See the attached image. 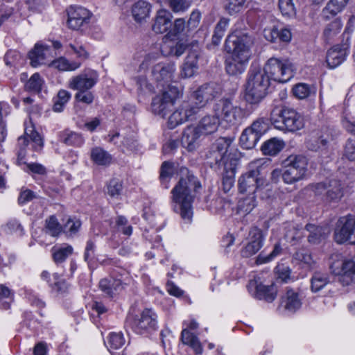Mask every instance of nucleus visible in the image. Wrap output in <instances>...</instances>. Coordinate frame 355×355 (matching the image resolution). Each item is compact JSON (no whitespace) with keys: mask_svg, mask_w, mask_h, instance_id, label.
<instances>
[{"mask_svg":"<svg viewBox=\"0 0 355 355\" xmlns=\"http://www.w3.org/2000/svg\"><path fill=\"white\" fill-rule=\"evenodd\" d=\"M263 236L262 231L253 227L249 232L248 242L241 250L242 257L248 258L255 254L263 245Z\"/></svg>","mask_w":355,"mask_h":355,"instance_id":"nucleus-19","label":"nucleus"},{"mask_svg":"<svg viewBox=\"0 0 355 355\" xmlns=\"http://www.w3.org/2000/svg\"><path fill=\"white\" fill-rule=\"evenodd\" d=\"M347 49L346 44L335 45L327 51L326 62L329 68H336L345 60Z\"/></svg>","mask_w":355,"mask_h":355,"instance_id":"nucleus-23","label":"nucleus"},{"mask_svg":"<svg viewBox=\"0 0 355 355\" xmlns=\"http://www.w3.org/2000/svg\"><path fill=\"white\" fill-rule=\"evenodd\" d=\"M284 307L289 312L294 313L302 306V302L297 292L293 289H288L285 299L282 301Z\"/></svg>","mask_w":355,"mask_h":355,"instance_id":"nucleus-35","label":"nucleus"},{"mask_svg":"<svg viewBox=\"0 0 355 355\" xmlns=\"http://www.w3.org/2000/svg\"><path fill=\"white\" fill-rule=\"evenodd\" d=\"M92 159L98 165H107L110 163L111 157L101 148H94L91 152Z\"/></svg>","mask_w":355,"mask_h":355,"instance_id":"nucleus-46","label":"nucleus"},{"mask_svg":"<svg viewBox=\"0 0 355 355\" xmlns=\"http://www.w3.org/2000/svg\"><path fill=\"white\" fill-rule=\"evenodd\" d=\"M175 112H179L180 114V115L182 116V119L184 121H187L198 113V107L188 102H184L178 110H175Z\"/></svg>","mask_w":355,"mask_h":355,"instance_id":"nucleus-47","label":"nucleus"},{"mask_svg":"<svg viewBox=\"0 0 355 355\" xmlns=\"http://www.w3.org/2000/svg\"><path fill=\"white\" fill-rule=\"evenodd\" d=\"M181 340L183 344L191 347L196 354H201L202 353V346L198 338L187 329L182 331Z\"/></svg>","mask_w":355,"mask_h":355,"instance_id":"nucleus-37","label":"nucleus"},{"mask_svg":"<svg viewBox=\"0 0 355 355\" xmlns=\"http://www.w3.org/2000/svg\"><path fill=\"white\" fill-rule=\"evenodd\" d=\"M48 51V47L36 44L35 47L28 53L31 66L36 67L40 64H44L46 53Z\"/></svg>","mask_w":355,"mask_h":355,"instance_id":"nucleus-34","label":"nucleus"},{"mask_svg":"<svg viewBox=\"0 0 355 355\" xmlns=\"http://www.w3.org/2000/svg\"><path fill=\"white\" fill-rule=\"evenodd\" d=\"M216 114L230 124H236L243 116V111L239 106L234 105L229 98H221L214 106Z\"/></svg>","mask_w":355,"mask_h":355,"instance_id":"nucleus-13","label":"nucleus"},{"mask_svg":"<svg viewBox=\"0 0 355 355\" xmlns=\"http://www.w3.org/2000/svg\"><path fill=\"white\" fill-rule=\"evenodd\" d=\"M172 17L170 11L164 9L158 10L152 25V30L157 34L168 33L172 27Z\"/></svg>","mask_w":355,"mask_h":355,"instance_id":"nucleus-22","label":"nucleus"},{"mask_svg":"<svg viewBox=\"0 0 355 355\" xmlns=\"http://www.w3.org/2000/svg\"><path fill=\"white\" fill-rule=\"evenodd\" d=\"M343 184L340 180L332 179L316 184L313 191L315 196H322L324 202L336 203L339 202L343 196Z\"/></svg>","mask_w":355,"mask_h":355,"instance_id":"nucleus-10","label":"nucleus"},{"mask_svg":"<svg viewBox=\"0 0 355 355\" xmlns=\"http://www.w3.org/2000/svg\"><path fill=\"white\" fill-rule=\"evenodd\" d=\"M71 98V94L67 90L60 89L56 96L53 98V110L56 112H61L67 103Z\"/></svg>","mask_w":355,"mask_h":355,"instance_id":"nucleus-43","label":"nucleus"},{"mask_svg":"<svg viewBox=\"0 0 355 355\" xmlns=\"http://www.w3.org/2000/svg\"><path fill=\"white\" fill-rule=\"evenodd\" d=\"M333 261L330 263L331 272L340 276V281L343 285H349L352 283L355 284V261L352 259H334L331 257Z\"/></svg>","mask_w":355,"mask_h":355,"instance_id":"nucleus-14","label":"nucleus"},{"mask_svg":"<svg viewBox=\"0 0 355 355\" xmlns=\"http://www.w3.org/2000/svg\"><path fill=\"white\" fill-rule=\"evenodd\" d=\"M220 125L218 116L207 115L201 119L196 128L202 135H210L215 132Z\"/></svg>","mask_w":355,"mask_h":355,"instance_id":"nucleus-29","label":"nucleus"},{"mask_svg":"<svg viewBox=\"0 0 355 355\" xmlns=\"http://www.w3.org/2000/svg\"><path fill=\"white\" fill-rule=\"evenodd\" d=\"M28 143L29 140L28 139H27L26 137H20L18 139L19 149L17 153V164L18 165L26 164V162H24V159L26 155V148L28 146Z\"/></svg>","mask_w":355,"mask_h":355,"instance_id":"nucleus-58","label":"nucleus"},{"mask_svg":"<svg viewBox=\"0 0 355 355\" xmlns=\"http://www.w3.org/2000/svg\"><path fill=\"white\" fill-rule=\"evenodd\" d=\"M275 272L277 282H287L291 279V270L284 263H278L275 268Z\"/></svg>","mask_w":355,"mask_h":355,"instance_id":"nucleus-54","label":"nucleus"},{"mask_svg":"<svg viewBox=\"0 0 355 355\" xmlns=\"http://www.w3.org/2000/svg\"><path fill=\"white\" fill-rule=\"evenodd\" d=\"M239 163H236L235 159H232L230 163L226 165V168H223L220 173L222 174V189L225 193L229 192L234 187L235 182V174Z\"/></svg>","mask_w":355,"mask_h":355,"instance_id":"nucleus-26","label":"nucleus"},{"mask_svg":"<svg viewBox=\"0 0 355 355\" xmlns=\"http://www.w3.org/2000/svg\"><path fill=\"white\" fill-rule=\"evenodd\" d=\"M232 139L230 137H219L213 142L205 153L206 164L216 173H220L232 159L239 163L241 153L232 148Z\"/></svg>","mask_w":355,"mask_h":355,"instance_id":"nucleus-2","label":"nucleus"},{"mask_svg":"<svg viewBox=\"0 0 355 355\" xmlns=\"http://www.w3.org/2000/svg\"><path fill=\"white\" fill-rule=\"evenodd\" d=\"M305 230L309 233L308 241L312 244H318L327 237V229L321 226H316L313 224H307Z\"/></svg>","mask_w":355,"mask_h":355,"instance_id":"nucleus-32","label":"nucleus"},{"mask_svg":"<svg viewBox=\"0 0 355 355\" xmlns=\"http://www.w3.org/2000/svg\"><path fill=\"white\" fill-rule=\"evenodd\" d=\"M270 77L259 67H252L248 71L245 98L250 104L259 103L267 94Z\"/></svg>","mask_w":355,"mask_h":355,"instance_id":"nucleus-4","label":"nucleus"},{"mask_svg":"<svg viewBox=\"0 0 355 355\" xmlns=\"http://www.w3.org/2000/svg\"><path fill=\"white\" fill-rule=\"evenodd\" d=\"M348 2L349 0H329L322 10V19L328 21L334 18L345 9Z\"/></svg>","mask_w":355,"mask_h":355,"instance_id":"nucleus-27","label":"nucleus"},{"mask_svg":"<svg viewBox=\"0 0 355 355\" xmlns=\"http://www.w3.org/2000/svg\"><path fill=\"white\" fill-rule=\"evenodd\" d=\"M264 37L267 40L272 42L279 40L287 43L291 41L292 35L291 30L288 28H278L274 26L271 29L264 30Z\"/></svg>","mask_w":355,"mask_h":355,"instance_id":"nucleus-28","label":"nucleus"},{"mask_svg":"<svg viewBox=\"0 0 355 355\" xmlns=\"http://www.w3.org/2000/svg\"><path fill=\"white\" fill-rule=\"evenodd\" d=\"M202 134L196 126H187L182 132L181 144L189 151H193L198 147V139Z\"/></svg>","mask_w":355,"mask_h":355,"instance_id":"nucleus-24","label":"nucleus"},{"mask_svg":"<svg viewBox=\"0 0 355 355\" xmlns=\"http://www.w3.org/2000/svg\"><path fill=\"white\" fill-rule=\"evenodd\" d=\"M270 77V80L286 83L294 76V67L288 60L270 58L261 69Z\"/></svg>","mask_w":355,"mask_h":355,"instance_id":"nucleus-7","label":"nucleus"},{"mask_svg":"<svg viewBox=\"0 0 355 355\" xmlns=\"http://www.w3.org/2000/svg\"><path fill=\"white\" fill-rule=\"evenodd\" d=\"M25 136L33 141V148L35 151L40 150L43 147V141L40 134L33 129L25 130Z\"/></svg>","mask_w":355,"mask_h":355,"instance_id":"nucleus-59","label":"nucleus"},{"mask_svg":"<svg viewBox=\"0 0 355 355\" xmlns=\"http://www.w3.org/2000/svg\"><path fill=\"white\" fill-rule=\"evenodd\" d=\"M334 139L329 133H317L311 135L306 141V147L312 151H324L328 148L329 143Z\"/></svg>","mask_w":355,"mask_h":355,"instance_id":"nucleus-25","label":"nucleus"},{"mask_svg":"<svg viewBox=\"0 0 355 355\" xmlns=\"http://www.w3.org/2000/svg\"><path fill=\"white\" fill-rule=\"evenodd\" d=\"M229 55L225 60L226 72L230 76H238L243 73L248 65L250 56L238 53L227 52Z\"/></svg>","mask_w":355,"mask_h":355,"instance_id":"nucleus-16","label":"nucleus"},{"mask_svg":"<svg viewBox=\"0 0 355 355\" xmlns=\"http://www.w3.org/2000/svg\"><path fill=\"white\" fill-rule=\"evenodd\" d=\"M334 240L339 244L348 242L355 245V216L349 214L338 219L334 231Z\"/></svg>","mask_w":355,"mask_h":355,"instance_id":"nucleus-11","label":"nucleus"},{"mask_svg":"<svg viewBox=\"0 0 355 355\" xmlns=\"http://www.w3.org/2000/svg\"><path fill=\"white\" fill-rule=\"evenodd\" d=\"M277 288L276 284L265 285L259 283L256 285V297L259 300H264L268 302H272L277 296Z\"/></svg>","mask_w":355,"mask_h":355,"instance_id":"nucleus-30","label":"nucleus"},{"mask_svg":"<svg viewBox=\"0 0 355 355\" xmlns=\"http://www.w3.org/2000/svg\"><path fill=\"white\" fill-rule=\"evenodd\" d=\"M293 95L299 99H304L311 94V88L305 83H298L293 88Z\"/></svg>","mask_w":355,"mask_h":355,"instance_id":"nucleus-63","label":"nucleus"},{"mask_svg":"<svg viewBox=\"0 0 355 355\" xmlns=\"http://www.w3.org/2000/svg\"><path fill=\"white\" fill-rule=\"evenodd\" d=\"M246 0H227L225 10L230 15H234L241 11L245 4Z\"/></svg>","mask_w":355,"mask_h":355,"instance_id":"nucleus-60","label":"nucleus"},{"mask_svg":"<svg viewBox=\"0 0 355 355\" xmlns=\"http://www.w3.org/2000/svg\"><path fill=\"white\" fill-rule=\"evenodd\" d=\"M116 227L118 231L121 232L125 236H130L132 232V227L128 225L127 218L123 216H118L115 219Z\"/></svg>","mask_w":355,"mask_h":355,"instance_id":"nucleus-61","label":"nucleus"},{"mask_svg":"<svg viewBox=\"0 0 355 355\" xmlns=\"http://www.w3.org/2000/svg\"><path fill=\"white\" fill-rule=\"evenodd\" d=\"M221 88L215 83H209L200 86L192 94V98L198 107L205 106L208 103L218 97Z\"/></svg>","mask_w":355,"mask_h":355,"instance_id":"nucleus-15","label":"nucleus"},{"mask_svg":"<svg viewBox=\"0 0 355 355\" xmlns=\"http://www.w3.org/2000/svg\"><path fill=\"white\" fill-rule=\"evenodd\" d=\"M254 40V32L245 26L244 19L240 18L227 36L224 48L226 52L238 53L251 57Z\"/></svg>","mask_w":355,"mask_h":355,"instance_id":"nucleus-3","label":"nucleus"},{"mask_svg":"<svg viewBox=\"0 0 355 355\" xmlns=\"http://www.w3.org/2000/svg\"><path fill=\"white\" fill-rule=\"evenodd\" d=\"M151 6L147 1L140 0L136 2L132 8L134 19L139 22L142 21L149 16Z\"/></svg>","mask_w":355,"mask_h":355,"instance_id":"nucleus-38","label":"nucleus"},{"mask_svg":"<svg viewBox=\"0 0 355 355\" xmlns=\"http://www.w3.org/2000/svg\"><path fill=\"white\" fill-rule=\"evenodd\" d=\"M46 228L53 236H57L62 231V227L55 216H51L46 220Z\"/></svg>","mask_w":355,"mask_h":355,"instance_id":"nucleus-57","label":"nucleus"},{"mask_svg":"<svg viewBox=\"0 0 355 355\" xmlns=\"http://www.w3.org/2000/svg\"><path fill=\"white\" fill-rule=\"evenodd\" d=\"M59 139L63 144L75 147L81 146L85 139L81 133L66 129L59 134Z\"/></svg>","mask_w":355,"mask_h":355,"instance_id":"nucleus-31","label":"nucleus"},{"mask_svg":"<svg viewBox=\"0 0 355 355\" xmlns=\"http://www.w3.org/2000/svg\"><path fill=\"white\" fill-rule=\"evenodd\" d=\"M342 28V23L339 18L335 19L331 23L327 25L323 31V35L325 39L329 40L338 34Z\"/></svg>","mask_w":355,"mask_h":355,"instance_id":"nucleus-50","label":"nucleus"},{"mask_svg":"<svg viewBox=\"0 0 355 355\" xmlns=\"http://www.w3.org/2000/svg\"><path fill=\"white\" fill-rule=\"evenodd\" d=\"M282 179L286 184H294L303 180L308 171V159L303 155H289L284 161Z\"/></svg>","mask_w":355,"mask_h":355,"instance_id":"nucleus-6","label":"nucleus"},{"mask_svg":"<svg viewBox=\"0 0 355 355\" xmlns=\"http://www.w3.org/2000/svg\"><path fill=\"white\" fill-rule=\"evenodd\" d=\"M248 128H250L254 133L261 137L268 131L269 123L268 119L259 118L255 120Z\"/></svg>","mask_w":355,"mask_h":355,"instance_id":"nucleus-49","label":"nucleus"},{"mask_svg":"<svg viewBox=\"0 0 355 355\" xmlns=\"http://www.w3.org/2000/svg\"><path fill=\"white\" fill-rule=\"evenodd\" d=\"M198 55L196 52H190L183 64L181 75L184 78H190L194 75L198 69Z\"/></svg>","mask_w":355,"mask_h":355,"instance_id":"nucleus-33","label":"nucleus"},{"mask_svg":"<svg viewBox=\"0 0 355 355\" xmlns=\"http://www.w3.org/2000/svg\"><path fill=\"white\" fill-rule=\"evenodd\" d=\"M53 259L56 263L64 262L73 252L72 246L69 245L53 248Z\"/></svg>","mask_w":355,"mask_h":355,"instance_id":"nucleus-45","label":"nucleus"},{"mask_svg":"<svg viewBox=\"0 0 355 355\" xmlns=\"http://www.w3.org/2000/svg\"><path fill=\"white\" fill-rule=\"evenodd\" d=\"M174 71L173 64L160 62L153 66L151 73L158 84L164 87L165 85H170Z\"/></svg>","mask_w":355,"mask_h":355,"instance_id":"nucleus-20","label":"nucleus"},{"mask_svg":"<svg viewBox=\"0 0 355 355\" xmlns=\"http://www.w3.org/2000/svg\"><path fill=\"white\" fill-rule=\"evenodd\" d=\"M157 314L150 309H144L139 315L130 320L133 331L138 334L150 333L157 329Z\"/></svg>","mask_w":355,"mask_h":355,"instance_id":"nucleus-12","label":"nucleus"},{"mask_svg":"<svg viewBox=\"0 0 355 355\" xmlns=\"http://www.w3.org/2000/svg\"><path fill=\"white\" fill-rule=\"evenodd\" d=\"M270 120L275 128L286 132H296L304 126L303 116L295 109L286 106H276L271 112Z\"/></svg>","mask_w":355,"mask_h":355,"instance_id":"nucleus-5","label":"nucleus"},{"mask_svg":"<svg viewBox=\"0 0 355 355\" xmlns=\"http://www.w3.org/2000/svg\"><path fill=\"white\" fill-rule=\"evenodd\" d=\"M191 32H187V24L184 18H178L175 19L172 27L168 32L172 36H176L182 34L185 36H189Z\"/></svg>","mask_w":355,"mask_h":355,"instance_id":"nucleus-48","label":"nucleus"},{"mask_svg":"<svg viewBox=\"0 0 355 355\" xmlns=\"http://www.w3.org/2000/svg\"><path fill=\"white\" fill-rule=\"evenodd\" d=\"M174 173V164L169 161H165L162 164L160 168V180L162 184L168 179H170Z\"/></svg>","mask_w":355,"mask_h":355,"instance_id":"nucleus-56","label":"nucleus"},{"mask_svg":"<svg viewBox=\"0 0 355 355\" xmlns=\"http://www.w3.org/2000/svg\"><path fill=\"white\" fill-rule=\"evenodd\" d=\"M123 191L122 181L119 179L113 178L110 180L107 185V193L111 198H118Z\"/></svg>","mask_w":355,"mask_h":355,"instance_id":"nucleus-51","label":"nucleus"},{"mask_svg":"<svg viewBox=\"0 0 355 355\" xmlns=\"http://www.w3.org/2000/svg\"><path fill=\"white\" fill-rule=\"evenodd\" d=\"M126 283L121 279L110 277L104 278L99 282V288L105 295L114 297L121 293L126 286Z\"/></svg>","mask_w":355,"mask_h":355,"instance_id":"nucleus-21","label":"nucleus"},{"mask_svg":"<svg viewBox=\"0 0 355 355\" xmlns=\"http://www.w3.org/2000/svg\"><path fill=\"white\" fill-rule=\"evenodd\" d=\"M201 17L202 13L199 10L195 9L191 12L189 19L187 23V33L193 31L198 26L201 19Z\"/></svg>","mask_w":355,"mask_h":355,"instance_id":"nucleus-62","label":"nucleus"},{"mask_svg":"<svg viewBox=\"0 0 355 355\" xmlns=\"http://www.w3.org/2000/svg\"><path fill=\"white\" fill-rule=\"evenodd\" d=\"M181 178L171 190V202L174 211L182 219L190 221L193 216V203L201 189L198 178L187 168H180Z\"/></svg>","mask_w":355,"mask_h":355,"instance_id":"nucleus-1","label":"nucleus"},{"mask_svg":"<svg viewBox=\"0 0 355 355\" xmlns=\"http://www.w3.org/2000/svg\"><path fill=\"white\" fill-rule=\"evenodd\" d=\"M266 184L265 178L261 175L260 169L256 168L242 174L238 180V189L241 193L254 196L255 192L263 189Z\"/></svg>","mask_w":355,"mask_h":355,"instance_id":"nucleus-9","label":"nucleus"},{"mask_svg":"<svg viewBox=\"0 0 355 355\" xmlns=\"http://www.w3.org/2000/svg\"><path fill=\"white\" fill-rule=\"evenodd\" d=\"M44 86V80L38 73H33L24 84V90L29 93L38 94Z\"/></svg>","mask_w":355,"mask_h":355,"instance_id":"nucleus-40","label":"nucleus"},{"mask_svg":"<svg viewBox=\"0 0 355 355\" xmlns=\"http://www.w3.org/2000/svg\"><path fill=\"white\" fill-rule=\"evenodd\" d=\"M187 46V44L182 41H179L176 43H171L170 45L167 46L169 49L168 54L169 55L178 58L185 52Z\"/></svg>","mask_w":355,"mask_h":355,"instance_id":"nucleus-64","label":"nucleus"},{"mask_svg":"<svg viewBox=\"0 0 355 355\" xmlns=\"http://www.w3.org/2000/svg\"><path fill=\"white\" fill-rule=\"evenodd\" d=\"M98 81V73L89 69L78 76L73 77L69 83L71 89L78 92L89 91Z\"/></svg>","mask_w":355,"mask_h":355,"instance_id":"nucleus-18","label":"nucleus"},{"mask_svg":"<svg viewBox=\"0 0 355 355\" xmlns=\"http://www.w3.org/2000/svg\"><path fill=\"white\" fill-rule=\"evenodd\" d=\"M261 137L254 133L252 130L246 128L242 132L239 141L241 146L244 149H252Z\"/></svg>","mask_w":355,"mask_h":355,"instance_id":"nucleus-41","label":"nucleus"},{"mask_svg":"<svg viewBox=\"0 0 355 355\" xmlns=\"http://www.w3.org/2000/svg\"><path fill=\"white\" fill-rule=\"evenodd\" d=\"M329 283L330 281L328 275L315 272L311 279V291L315 293L318 292Z\"/></svg>","mask_w":355,"mask_h":355,"instance_id":"nucleus-44","label":"nucleus"},{"mask_svg":"<svg viewBox=\"0 0 355 355\" xmlns=\"http://www.w3.org/2000/svg\"><path fill=\"white\" fill-rule=\"evenodd\" d=\"M67 15L69 28L79 30L89 23L92 13L83 7L71 6L67 9Z\"/></svg>","mask_w":355,"mask_h":355,"instance_id":"nucleus-17","label":"nucleus"},{"mask_svg":"<svg viewBox=\"0 0 355 355\" xmlns=\"http://www.w3.org/2000/svg\"><path fill=\"white\" fill-rule=\"evenodd\" d=\"M284 147V142L276 137L266 141L261 146V150L263 155L274 156L278 154Z\"/></svg>","mask_w":355,"mask_h":355,"instance_id":"nucleus-36","label":"nucleus"},{"mask_svg":"<svg viewBox=\"0 0 355 355\" xmlns=\"http://www.w3.org/2000/svg\"><path fill=\"white\" fill-rule=\"evenodd\" d=\"M293 259L296 261L297 263H301L303 267L307 268H311L315 264V261L310 252L303 248L298 249L295 252L293 255Z\"/></svg>","mask_w":355,"mask_h":355,"instance_id":"nucleus-42","label":"nucleus"},{"mask_svg":"<svg viewBox=\"0 0 355 355\" xmlns=\"http://www.w3.org/2000/svg\"><path fill=\"white\" fill-rule=\"evenodd\" d=\"M180 96L177 87L168 85L162 94L155 96L151 102L152 112L164 118L173 108L175 101Z\"/></svg>","mask_w":355,"mask_h":355,"instance_id":"nucleus-8","label":"nucleus"},{"mask_svg":"<svg viewBox=\"0 0 355 355\" xmlns=\"http://www.w3.org/2000/svg\"><path fill=\"white\" fill-rule=\"evenodd\" d=\"M122 146L134 154H138L141 149V145L139 142L137 134L134 131L128 132L123 139Z\"/></svg>","mask_w":355,"mask_h":355,"instance_id":"nucleus-39","label":"nucleus"},{"mask_svg":"<svg viewBox=\"0 0 355 355\" xmlns=\"http://www.w3.org/2000/svg\"><path fill=\"white\" fill-rule=\"evenodd\" d=\"M96 240L89 239L87 243L84 252V260L90 266L95 259Z\"/></svg>","mask_w":355,"mask_h":355,"instance_id":"nucleus-53","label":"nucleus"},{"mask_svg":"<svg viewBox=\"0 0 355 355\" xmlns=\"http://www.w3.org/2000/svg\"><path fill=\"white\" fill-rule=\"evenodd\" d=\"M256 205L255 196H250L239 202L238 209L239 212L247 214L250 213Z\"/></svg>","mask_w":355,"mask_h":355,"instance_id":"nucleus-52","label":"nucleus"},{"mask_svg":"<svg viewBox=\"0 0 355 355\" xmlns=\"http://www.w3.org/2000/svg\"><path fill=\"white\" fill-rule=\"evenodd\" d=\"M278 6L283 15L288 17L295 15L296 10L293 0H279Z\"/></svg>","mask_w":355,"mask_h":355,"instance_id":"nucleus-55","label":"nucleus"}]
</instances>
